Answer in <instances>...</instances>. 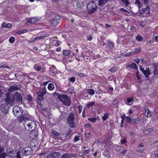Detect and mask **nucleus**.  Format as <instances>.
Returning <instances> with one entry per match:
<instances>
[{
    "instance_id": "nucleus-1",
    "label": "nucleus",
    "mask_w": 158,
    "mask_h": 158,
    "mask_svg": "<svg viewBox=\"0 0 158 158\" xmlns=\"http://www.w3.org/2000/svg\"><path fill=\"white\" fill-rule=\"evenodd\" d=\"M23 109L19 106H15L13 109V113L15 115L18 117V120L20 122H22L24 120L28 118V115L23 113Z\"/></svg>"
},
{
    "instance_id": "nucleus-2",
    "label": "nucleus",
    "mask_w": 158,
    "mask_h": 158,
    "mask_svg": "<svg viewBox=\"0 0 158 158\" xmlns=\"http://www.w3.org/2000/svg\"><path fill=\"white\" fill-rule=\"evenodd\" d=\"M48 81H46L43 83L44 87H41L39 91L37 93L38 96L36 101L40 106H43L44 103V96L46 93V90L45 86L47 84Z\"/></svg>"
},
{
    "instance_id": "nucleus-3",
    "label": "nucleus",
    "mask_w": 158,
    "mask_h": 158,
    "mask_svg": "<svg viewBox=\"0 0 158 158\" xmlns=\"http://www.w3.org/2000/svg\"><path fill=\"white\" fill-rule=\"evenodd\" d=\"M28 118L24 120V126L25 129L30 131H32L35 130L36 127L35 122L34 121L29 119V118L28 116Z\"/></svg>"
},
{
    "instance_id": "nucleus-4",
    "label": "nucleus",
    "mask_w": 158,
    "mask_h": 158,
    "mask_svg": "<svg viewBox=\"0 0 158 158\" xmlns=\"http://www.w3.org/2000/svg\"><path fill=\"white\" fill-rule=\"evenodd\" d=\"M87 7L89 13L90 14L96 11L98 8L95 2L94 1L89 2L87 4Z\"/></svg>"
},
{
    "instance_id": "nucleus-5",
    "label": "nucleus",
    "mask_w": 158,
    "mask_h": 158,
    "mask_svg": "<svg viewBox=\"0 0 158 158\" xmlns=\"http://www.w3.org/2000/svg\"><path fill=\"white\" fill-rule=\"evenodd\" d=\"M59 100L66 106H69L71 104L70 98L67 94H62Z\"/></svg>"
},
{
    "instance_id": "nucleus-6",
    "label": "nucleus",
    "mask_w": 158,
    "mask_h": 158,
    "mask_svg": "<svg viewBox=\"0 0 158 158\" xmlns=\"http://www.w3.org/2000/svg\"><path fill=\"white\" fill-rule=\"evenodd\" d=\"M75 119V115L73 113L70 114L67 118V121L69 124V127L71 128L75 127L76 123L74 122Z\"/></svg>"
},
{
    "instance_id": "nucleus-7",
    "label": "nucleus",
    "mask_w": 158,
    "mask_h": 158,
    "mask_svg": "<svg viewBox=\"0 0 158 158\" xmlns=\"http://www.w3.org/2000/svg\"><path fill=\"white\" fill-rule=\"evenodd\" d=\"M4 100L5 103H4L8 106L10 105L11 106H13L15 103L13 96H7L5 98Z\"/></svg>"
},
{
    "instance_id": "nucleus-8",
    "label": "nucleus",
    "mask_w": 158,
    "mask_h": 158,
    "mask_svg": "<svg viewBox=\"0 0 158 158\" xmlns=\"http://www.w3.org/2000/svg\"><path fill=\"white\" fill-rule=\"evenodd\" d=\"M14 101L15 100L16 101L19 102L21 103L22 104L23 102L22 101L23 98L21 94L19 92H16L14 96Z\"/></svg>"
},
{
    "instance_id": "nucleus-9",
    "label": "nucleus",
    "mask_w": 158,
    "mask_h": 158,
    "mask_svg": "<svg viewBox=\"0 0 158 158\" xmlns=\"http://www.w3.org/2000/svg\"><path fill=\"white\" fill-rule=\"evenodd\" d=\"M60 18L58 15L56 16L51 21L50 23L53 26H55L60 22Z\"/></svg>"
},
{
    "instance_id": "nucleus-10",
    "label": "nucleus",
    "mask_w": 158,
    "mask_h": 158,
    "mask_svg": "<svg viewBox=\"0 0 158 158\" xmlns=\"http://www.w3.org/2000/svg\"><path fill=\"white\" fill-rule=\"evenodd\" d=\"M22 152L23 155H29L32 153V149L31 147H28L23 148Z\"/></svg>"
},
{
    "instance_id": "nucleus-11",
    "label": "nucleus",
    "mask_w": 158,
    "mask_h": 158,
    "mask_svg": "<svg viewBox=\"0 0 158 158\" xmlns=\"http://www.w3.org/2000/svg\"><path fill=\"white\" fill-rule=\"evenodd\" d=\"M9 106H8L4 103L1 105L0 111L3 114H6L8 111Z\"/></svg>"
},
{
    "instance_id": "nucleus-12",
    "label": "nucleus",
    "mask_w": 158,
    "mask_h": 158,
    "mask_svg": "<svg viewBox=\"0 0 158 158\" xmlns=\"http://www.w3.org/2000/svg\"><path fill=\"white\" fill-rule=\"evenodd\" d=\"M138 11L140 15H141L142 16H144V15H142L144 13L147 14H150V8L149 6H148L146 8L142 9L141 11V10H139Z\"/></svg>"
},
{
    "instance_id": "nucleus-13",
    "label": "nucleus",
    "mask_w": 158,
    "mask_h": 158,
    "mask_svg": "<svg viewBox=\"0 0 158 158\" xmlns=\"http://www.w3.org/2000/svg\"><path fill=\"white\" fill-rule=\"evenodd\" d=\"M20 88V87L19 85L16 84H14L10 87L9 89V91L10 92H11L14 90L19 89Z\"/></svg>"
},
{
    "instance_id": "nucleus-14",
    "label": "nucleus",
    "mask_w": 158,
    "mask_h": 158,
    "mask_svg": "<svg viewBox=\"0 0 158 158\" xmlns=\"http://www.w3.org/2000/svg\"><path fill=\"white\" fill-rule=\"evenodd\" d=\"M60 156L59 152H52L50 154V156L52 158H59Z\"/></svg>"
},
{
    "instance_id": "nucleus-15",
    "label": "nucleus",
    "mask_w": 158,
    "mask_h": 158,
    "mask_svg": "<svg viewBox=\"0 0 158 158\" xmlns=\"http://www.w3.org/2000/svg\"><path fill=\"white\" fill-rule=\"evenodd\" d=\"M144 108L145 110V115H146V117L147 118L150 117L151 116V114L150 111L148 109V107L146 106H145Z\"/></svg>"
},
{
    "instance_id": "nucleus-16",
    "label": "nucleus",
    "mask_w": 158,
    "mask_h": 158,
    "mask_svg": "<svg viewBox=\"0 0 158 158\" xmlns=\"http://www.w3.org/2000/svg\"><path fill=\"white\" fill-rule=\"evenodd\" d=\"M143 73L145 75L146 78L148 77L149 75L151 74L149 68H146V70H144V72Z\"/></svg>"
},
{
    "instance_id": "nucleus-17",
    "label": "nucleus",
    "mask_w": 158,
    "mask_h": 158,
    "mask_svg": "<svg viewBox=\"0 0 158 158\" xmlns=\"http://www.w3.org/2000/svg\"><path fill=\"white\" fill-rule=\"evenodd\" d=\"M12 24L11 23L6 24L5 22H3L1 25V27H6L8 28H10L11 27Z\"/></svg>"
},
{
    "instance_id": "nucleus-18",
    "label": "nucleus",
    "mask_w": 158,
    "mask_h": 158,
    "mask_svg": "<svg viewBox=\"0 0 158 158\" xmlns=\"http://www.w3.org/2000/svg\"><path fill=\"white\" fill-rule=\"evenodd\" d=\"M48 89L50 91L53 90L55 88V86L53 84L50 83L48 84Z\"/></svg>"
},
{
    "instance_id": "nucleus-19",
    "label": "nucleus",
    "mask_w": 158,
    "mask_h": 158,
    "mask_svg": "<svg viewBox=\"0 0 158 158\" xmlns=\"http://www.w3.org/2000/svg\"><path fill=\"white\" fill-rule=\"evenodd\" d=\"M154 67L155 70L153 71L154 74L156 75L158 74V64H155L154 65Z\"/></svg>"
},
{
    "instance_id": "nucleus-20",
    "label": "nucleus",
    "mask_w": 158,
    "mask_h": 158,
    "mask_svg": "<svg viewBox=\"0 0 158 158\" xmlns=\"http://www.w3.org/2000/svg\"><path fill=\"white\" fill-rule=\"evenodd\" d=\"M123 5L126 6H127L130 4V3L128 0H121Z\"/></svg>"
},
{
    "instance_id": "nucleus-21",
    "label": "nucleus",
    "mask_w": 158,
    "mask_h": 158,
    "mask_svg": "<svg viewBox=\"0 0 158 158\" xmlns=\"http://www.w3.org/2000/svg\"><path fill=\"white\" fill-rule=\"evenodd\" d=\"M37 20L36 18H31L29 19L27 22L31 23H32L36 22Z\"/></svg>"
},
{
    "instance_id": "nucleus-22",
    "label": "nucleus",
    "mask_w": 158,
    "mask_h": 158,
    "mask_svg": "<svg viewBox=\"0 0 158 158\" xmlns=\"http://www.w3.org/2000/svg\"><path fill=\"white\" fill-rule=\"evenodd\" d=\"M141 50V48H140L135 49L134 51H132L133 55L139 53Z\"/></svg>"
},
{
    "instance_id": "nucleus-23",
    "label": "nucleus",
    "mask_w": 158,
    "mask_h": 158,
    "mask_svg": "<svg viewBox=\"0 0 158 158\" xmlns=\"http://www.w3.org/2000/svg\"><path fill=\"white\" fill-rule=\"evenodd\" d=\"M95 102L94 101L89 102L86 105V107L87 108L89 109L90 107L94 105L95 104Z\"/></svg>"
},
{
    "instance_id": "nucleus-24",
    "label": "nucleus",
    "mask_w": 158,
    "mask_h": 158,
    "mask_svg": "<svg viewBox=\"0 0 158 158\" xmlns=\"http://www.w3.org/2000/svg\"><path fill=\"white\" fill-rule=\"evenodd\" d=\"M153 130V128H149L144 131V133L145 134H148L151 132Z\"/></svg>"
},
{
    "instance_id": "nucleus-25",
    "label": "nucleus",
    "mask_w": 158,
    "mask_h": 158,
    "mask_svg": "<svg viewBox=\"0 0 158 158\" xmlns=\"http://www.w3.org/2000/svg\"><path fill=\"white\" fill-rule=\"evenodd\" d=\"M61 158H71V156L68 153H65L61 156Z\"/></svg>"
},
{
    "instance_id": "nucleus-26",
    "label": "nucleus",
    "mask_w": 158,
    "mask_h": 158,
    "mask_svg": "<svg viewBox=\"0 0 158 158\" xmlns=\"http://www.w3.org/2000/svg\"><path fill=\"white\" fill-rule=\"evenodd\" d=\"M136 39L138 41H142L143 40V38L139 34H138L136 37Z\"/></svg>"
},
{
    "instance_id": "nucleus-27",
    "label": "nucleus",
    "mask_w": 158,
    "mask_h": 158,
    "mask_svg": "<svg viewBox=\"0 0 158 158\" xmlns=\"http://www.w3.org/2000/svg\"><path fill=\"white\" fill-rule=\"evenodd\" d=\"M87 92L91 95H93L95 92L94 90L93 89H87Z\"/></svg>"
},
{
    "instance_id": "nucleus-28",
    "label": "nucleus",
    "mask_w": 158,
    "mask_h": 158,
    "mask_svg": "<svg viewBox=\"0 0 158 158\" xmlns=\"http://www.w3.org/2000/svg\"><path fill=\"white\" fill-rule=\"evenodd\" d=\"M128 67L129 68H134L138 70L136 65L135 63H132L131 64L129 65Z\"/></svg>"
},
{
    "instance_id": "nucleus-29",
    "label": "nucleus",
    "mask_w": 158,
    "mask_h": 158,
    "mask_svg": "<svg viewBox=\"0 0 158 158\" xmlns=\"http://www.w3.org/2000/svg\"><path fill=\"white\" fill-rule=\"evenodd\" d=\"M53 95L54 97L58 98L59 99V100L61 95L62 94H60L59 93L55 92L53 93Z\"/></svg>"
},
{
    "instance_id": "nucleus-30",
    "label": "nucleus",
    "mask_w": 158,
    "mask_h": 158,
    "mask_svg": "<svg viewBox=\"0 0 158 158\" xmlns=\"http://www.w3.org/2000/svg\"><path fill=\"white\" fill-rule=\"evenodd\" d=\"M27 99L28 102H31L32 101L33 98L29 94H28L27 96Z\"/></svg>"
},
{
    "instance_id": "nucleus-31",
    "label": "nucleus",
    "mask_w": 158,
    "mask_h": 158,
    "mask_svg": "<svg viewBox=\"0 0 158 158\" xmlns=\"http://www.w3.org/2000/svg\"><path fill=\"white\" fill-rule=\"evenodd\" d=\"M70 52L69 50H66L64 51L63 52V54L65 56H67L70 55Z\"/></svg>"
},
{
    "instance_id": "nucleus-32",
    "label": "nucleus",
    "mask_w": 158,
    "mask_h": 158,
    "mask_svg": "<svg viewBox=\"0 0 158 158\" xmlns=\"http://www.w3.org/2000/svg\"><path fill=\"white\" fill-rule=\"evenodd\" d=\"M108 114L106 113L105 114H104V115L103 116H102V119L103 120L105 121L108 118Z\"/></svg>"
},
{
    "instance_id": "nucleus-33",
    "label": "nucleus",
    "mask_w": 158,
    "mask_h": 158,
    "mask_svg": "<svg viewBox=\"0 0 158 158\" xmlns=\"http://www.w3.org/2000/svg\"><path fill=\"white\" fill-rule=\"evenodd\" d=\"M34 68L37 72L40 71L41 69V68L40 66H37L36 64L34 65Z\"/></svg>"
},
{
    "instance_id": "nucleus-34",
    "label": "nucleus",
    "mask_w": 158,
    "mask_h": 158,
    "mask_svg": "<svg viewBox=\"0 0 158 158\" xmlns=\"http://www.w3.org/2000/svg\"><path fill=\"white\" fill-rule=\"evenodd\" d=\"M6 156V153L2 152H2H0V158H5Z\"/></svg>"
},
{
    "instance_id": "nucleus-35",
    "label": "nucleus",
    "mask_w": 158,
    "mask_h": 158,
    "mask_svg": "<svg viewBox=\"0 0 158 158\" xmlns=\"http://www.w3.org/2000/svg\"><path fill=\"white\" fill-rule=\"evenodd\" d=\"M88 119L89 120V121L92 123H94L96 122V118L95 117L92 118H88Z\"/></svg>"
},
{
    "instance_id": "nucleus-36",
    "label": "nucleus",
    "mask_w": 158,
    "mask_h": 158,
    "mask_svg": "<svg viewBox=\"0 0 158 158\" xmlns=\"http://www.w3.org/2000/svg\"><path fill=\"white\" fill-rule=\"evenodd\" d=\"M114 43L113 42L109 41L108 44V46L110 48H112L113 47Z\"/></svg>"
},
{
    "instance_id": "nucleus-37",
    "label": "nucleus",
    "mask_w": 158,
    "mask_h": 158,
    "mask_svg": "<svg viewBox=\"0 0 158 158\" xmlns=\"http://www.w3.org/2000/svg\"><path fill=\"white\" fill-rule=\"evenodd\" d=\"M52 133L53 135L56 136H58L60 135L59 133L56 132L55 131L52 130Z\"/></svg>"
},
{
    "instance_id": "nucleus-38",
    "label": "nucleus",
    "mask_w": 158,
    "mask_h": 158,
    "mask_svg": "<svg viewBox=\"0 0 158 158\" xmlns=\"http://www.w3.org/2000/svg\"><path fill=\"white\" fill-rule=\"evenodd\" d=\"M133 121L134 123L136 124H139L140 122L139 119L138 118L134 119Z\"/></svg>"
},
{
    "instance_id": "nucleus-39",
    "label": "nucleus",
    "mask_w": 158,
    "mask_h": 158,
    "mask_svg": "<svg viewBox=\"0 0 158 158\" xmlns=\"http://www.w3.org/2000/svg\"><path fill=\"white\" fill-rule=\"evenodd\" d=\"M15 41V38L14 37H11L9 39V41L11 43H13Z\"/></svg>"
},
{
    "instance_id": "nucleus-40",
    "label": "nucleus",
    "mask_w": 158,
    "mask_h": 158,
    "mask_svg": "<svg viewBox=\"0 0 158 158\" xmlns=\"http://www.w3.org/2000/svg\"><path fill=\"white\" fill-rule=\"evenodd\" d=\"M69 80L70 82L74 83L75 81V78L74 77H71L69 79Z\"/></svg>"
},
{
    "instance_id": "nucleus-41",
    "label": "nucleus",
    "mask_w": 158,
    "mask_h": 158,
    "mask_svg": "<svg viewBox=\"0 0 158 158\" xmlns=\"http://www.w3.org/2000/svg\"><path fill=\"white\" fill-rule=\"evenodd\" d=\"M83 152V155L85 156L86 154L89 153V152H90V149H88L87 150H84Z\"/></svg>"
},
{
    "instance_id": "nucleus-42",
    "label": "nucleus",
    "mask_w": 158,
    "mask_h": 158,
    "mask_svg": "<svg viewBox=\"0 0 158 158\" xmlns=\"http://www.w3.org/2000/svg\"><path fill=\"white\" fill-rule=\"evenodd\" d=\"M132 55H133V54L132 52L131 51L130 52L127 53L125 55H124L123 56H131Z\"/></svg>"
},
{
    "instance_id": "nucleus-43",
    "label": "nucleus",
    "mask_w": 158,
    "mask_h": 158,
    "mask_svg": "<svg viewBox=\"0 0 158 158\" xmlns=\"http://www.w3.org/2000/svg\"><path fill=\"white\" fill-rule=\"evenodd\" d=\"M126 121L127 122L130 123L131 121V118L130 117L127 116L126 118Z\"/></svg>"
},
{
    "instance_id": "nucleus-44",
    "label": "nucleus",
    "mask_w": 158,
    "mask_h": 158,
    "mask_svg": "<svg viewBox=\"0 0 158 158\" xmlns=\"http://www.w3.org/2000/svg\"><path fill=\"white\" fill-rule=\"evenodd\" d=\"M84 127H85L88 128H90L92 127L91 126H90V124L89 123H87V124H84Z\"/></svg>"
},
{
    "instance_id": "nucleus-45",
    "label": "nucleus",
    "mask_w": 158,
    "mask_h": 158,
    "mask_svg": "<svg viewBox=\"0 0 158 158\" xmlns=\"http://www.w3.org/2000/svg\"><path fill=\"white\" fill-rule=\"evenodd\" d=\"M109 71L111 73H114L116 71V68H111L109 69Z\"/></svg>"
},
{
    "instance_id": "nucleus-46",
    "label": "nucleus",
    "mask_w": 158,
    "mask_h": 158,
    "mask_svg": "<svg viewBox=\"0 0 158 158\" xmlns=\"http://www.w3.org/2000/svg\"><path fill=\"white\" fill-rule=\"evenodd\" d=\"M78 74V76L80 77H83L84 76H86L85 74L82 73H79V74Z\"/></svg>"
},
{
    "instance_id": "nucleus-47",
    "label": "nucleus",
    "mask_w": 158,
    "mask_h": 158,
    "mask_svg": "<svg viewBox=\"0 0 158 158\" xmlns=\"http://www.w3.org/2000/svg\"><path fill=\"white\" fill-rule=\"evenodd\" d=\"M133 100V98L132 97L128 98L127 99V102L128 103L131 102Z\"/></svg>"
},
{
    "instance_id": "nucleus-48",
    "label": "nucleus",
    "mask_w": 158,
    "mask_h": 158,
    "mask_svg": "<svg viewBox=\"0 0 158 158\" xmlns=\"http://www.w3.org/2000/svg\"><path fill=\"white\" fill-rule=\"evenodd\" d=\"M79 140V137L76 135L75 136L74 139V141L75 142H76L78 141Z\"/></svg>"
},
{
    "instance_id": "nucleus-49",
    "label": "nucleus",
    "mask_w": 158,
    "mask_h": 158,
    "mask_svg": "<svg viewBox=\"0 0 158 158\" xmlns=\"http://www.w3.org/2000/svg\"><path fill=\"white\" fill-rule=\"evenodd\" d=\"M20 153L21 152L19 151L17 152V155L15 156L16 158H21Z\"/></svg>"
},
{
    "instance_id": "nucleus-50",
    "label": "nucleus",
    "mask_w": 158,
    "mask_h": 158,
    "mask_svg": "<svg viewBox=\"0 0 158 158\" xmlns=\"http://www.w3.org/2000/svg\"><path fill=\"white\" fill-rule=\"evenodd\" d=\"M77 108H78V111L79 113H81V112L82 110V106H81L80 105L79 106L77 107Z\"/></svg>"
},
{
    "instance_id": "nucleus-51",
    "label": "nucleus",
    "mask_w": 158,
    "mask_h": 158,
    "mask_svg": "<svg viewBox=\"0 0 158 158\" xmlns=\"http://www.w3.org/2000/svg\"><path fill=\"white\" fill-rule=\"evenodd\" d=\"M126 142V139L125 138H124L123 139H122L121 140V142L122 144H123Z\"/></svg>"
},
{
    "instance_id": "nucleus-52",
    "label": "nucleus",
    "mask_w": 158,
    "mask_h": 158,
    "mask_svg": "<svg viewBox=\"0 0 158 158\" xmlns=\"http://www.w3.org/2000/svg\"><path fill=\"white\" fill-rule=\"evenodd\" d=\"M54 43H55V45L56 46H58L60 45V42L57 40H56L54 41Z\"/></svg>"
},
{
    "instance_id": "nucleus-53",
    "label": "nucleus",
    "mask_w": 158,
    "mask_h": 158,
    "mask_svg": "<svg viewBox=\"0 0 158 158\" xmlns=\"http://www.w3.org/2000/svg\"><path fill=\"white\" fill-rule=\"evenodd\" d=\"M143 2L144 4L147 5L149 3V0H143Z\"/></svg>"
},
{
    "instance_id": "nucleus-54",
    "label": "nucleus",
    "mask_w": 158,
    "mask_h": 158,
    "mask_svg": "<svg viewBox=\"0 0 158 158\" xmlns=\"http://www.w3.org/2000/svg\"><path fill=\"white\" fill-rule=\"evenodd\" d=\"M135 4H137L138 6L141 4L140 0H136L135 2Z\"/></svg>"
},
{
    "instance_id": "nucleus-55",
    "label": "nucleus",
    "mask_w": 158,
    "mask_h": 158,
    "mask_svg": "<svg viewBox=\"0 0 158 158\" xmlns=\"http://www.w3.org/2000/svg\"><path fill=\"white\" fill-rule=\"evenodd\" d=\"M70 132L68 131L66 133H64V135L65 137H68V136L70 134Z\"/></svg>"
},
{
    "instance_id": "nucleus-56",
    "label": "nucleus",
    "mask_w": 158,
    "mask_h": 158,
    "mask_svg": "<svg viewBox=\"0 0 158 158\" xmlns=\"http://www.w3.org/2000/svg\"><path fill=\"white\" fill-rule=\"evenodd\" d=\"M139 70L141 71L143 73L144 72L145 70L144 68L141 66L139 67Z\"/></svg>"
},
{
    "instance_id": "nucleus-57",
    "label": "nucleus",
    "mask_w": 158,
    "mask_h": 158,
    "mask_svg": "<svg viewBox=\"0 0 158 158\" xmlns=\"http://www.w3.org/2000/svg\"><path fill=\"white\" fill-rule=\"evenodd\" d=\"M127 152V150H126V149H124L123 148V151L122 152V153L123 154V155H124V154L126 153V152Z\"/></svg>"
},
{
    "instance_id": "nucleus-58",
    "label": "nucleus",
    "mask_w": 158,
    "mask_h": 158,
    "mask_svg": "<svg viewBox=\"0 0 158 158\" xmlns=\"http://www.w3.org/2000/svg\"><path fill=\"white\" fill-rule=\"evenodd\" d=\"M16 34H18V35H21V34H22L23 33H22V30H20L16 32Z\"/></svg>"
},
{
    "instance_id": "nucleus-59",
    "label": "nucleus",
    "mask_w": 158,
    "mask_h": 158,
    "mask_svg": "<svg viewBox=\"0 0 158 158\" xmlns=\"http://www.w3.org/2000/svg\"><path fill=\"white\" fill-rule=\"evenodd\" d=\"M85 110H84L83 111V113H82V117L83 118H85Z\"/></svg>"
},
{
    "instance_id": "nucleus-60",
    "label": "nucleus",
    "mask_w": 158,
    "mask_h": 158,
    "mask_svg": "<svg viewBox=\"0 0 158 158\" xmlns=\"http://www.w3.org/2000/svg\"><path fill=\"white\" fill-rule=\"evenodd\" d=\"M136 76H137V78H138V80H139V79H140L141 76L140 75H139L138 73V72H136Z\"/></svg>"
},
{
    "instance_id": "nucleus-61",
    "label": "nucleus",
    "mask_w": 158,
    "mask_h": 158,
    "mask_svg": "<svg viewBox=\"0 0 158 158\" xmlns=\"http://www.w3.org/2000/svg\"><path fill=\"white\" fill-rule=\"evenodd\" d=\"M56 52H60V51L61 50V48L60 47H58V48H57L56 49Z\"/></svg>"
},
{
    "instance_id": "nucleus-62",
    "label": "nucleus",
    "mask_w": 158,
    "mask_h": 158,
    "mask_svg": "<svg viewBox=\"0 0 158 158\" xmlns=\"http://www.w3.org/2000/svg\"><path fill=\"white\" fill-rule=\"evenodd\" d=\"M135 60L137 64L139 63L140 61V60L138 58L135 59Z\"/></svg>"
},
{
    "instance_id": "nucleus-63",
    "label": "nucleus",
    "mask_w": 158,
    "mask_h": 158,
    "mask_svg": "<svg viewBox=\"0 0 158 158\" xmlns=\"http://www.w3.org/2000/svg\"><path fill=\"white\" fill-rule=\"evenodd\" d=\"M121 118L122 119V120H124V118H126V116L125 114H124L121 116Z\"/></svg>"
},
{
    "instance_id": "nucleus-64",
    "label": "nucleus",
    "mask_w": 158,
    "mask_h": 158,
    "mask_svg": "<svg viewBox=\"0 0 158 158\" xmlns=\"http://www.w3.org/2000/svg\"><path fill=\"white\" fill-rule=\"evenodd\" d=\"M87 40H89V41H90L92 40V37L91 36H88L87 37Z\"/></svg>"
}]
</instances>
